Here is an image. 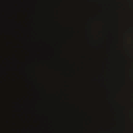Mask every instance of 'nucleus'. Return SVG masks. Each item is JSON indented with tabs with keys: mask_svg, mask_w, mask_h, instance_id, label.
Listing matches in <instances>:
<instances>
[{
	"mask_svg": "<svg viewBox=\"0 0 133 133\" xmlns=\"http://www.w3.org/2000/svg\"><path fill=\"white\" fill-rule=\"evenodd\" d=\"M9 79H10V77H9Z\"/></svg>",
	"mask_w": 133,
	"mask_h": 133,
	"instance_id": "0eeeda50",
	"label": "nucleus"
},
{
	"mask_svg": "<svg viewBox=\"0 0 133 133\" xmlns=\"http://www.w3.org/2000/svg\"><path fill=\"white\" fill-rule=\"evenodd\" d=\"M5 75L6 77H8L9 75V74L6 71L5 72Z\"/></svg>",
	"mask_w": 133,
	"mask_h": 133,
	"instance_id": "7ed1b4c3",
	"label": "nucleus"
},
{
	"mask_svg": "<svg viewBox=\"0 0 133 133\" xmlns=\"http://www.w3.org/2000/svg\"><path fill=\"white\" fill-rule=\"evenodd\" d=\"M7 45L8 46L9 45V43H10L9 41H7Z\"/></svg>",
	"mask_w": 133,
	"mask_h": 133,
	"instance_id": "39448f33",
	"label": "nucleus"
},
{
	"mask_svg": "<svg viewBox=\"0 0 133 133\" xmlns=\"http://www.w3.org/2000/svg\"><path fill=\"white\" fill-rule=\"evenodd\" d=\"M6 34H8V33H7V32H6Z\"/></svg>",
	"mask_w": 133,
	"mask_h": 133,
	"instance_id": "6e6552de",
	"label": "nucleus"
},
{
	"mask_svg": "<svg viewBox=\"0 0 133 133\" xmlns=\"http://www.w3.org/2000/svg\"><path fill=\"white\" fill-rule=\"evenodd\" d=\"M7 19L8 20V17H7Z\"/></svg>",
	"mask_w": 133,
	"mask_h": 133,
	"instance_id": "423d86ee",
	"label": "nucleus"
},
{
	"mask_svg": "<svg viewBox=\"0 0 133 133\" xmlns=\"http://www.w3.org/2000/svg\"><path fill=\"white\" fill-rule=\"evenodd\" d=\"M6 40L7 39V38H6Z\"/></svg>",
	"mask_w": 133,
	"mask_h": 133,
	"instance_id": "1a4fd4ad",
	"label": "nucleus"
},
{
	"mask_svg": "<svg viewBox=\"0 0 133 133\" xmlns=\"http://www.w3.org/2000/svg\"><path fill=\"white\" fill-rule=\"evenodd\" d=\"M7 112L6 114V133H8V125L9 123V121L8 119V116H7L8 114H7Z\"/></svg>",
	"mask_w": 133,
	"mask_h": 133,
	"instance_id": "f03ea898",
	"label": "nucleus"
},
{
	"mask_svg": "<svg viewBox=\"0 0 133 133\" xmlns=\"http://www.w3.org/2000/svg\"><path fill=\"white\" fill-rule=\"evenodd\" d=\"M5 81L6 82V105L7 107L8 106V102L9 98V88L8 84V81L6 78L5 79Z\"/></svg>",
	"mask_w": 133,
	"mask_h": 133,
	"instance_id": "f257e3e1",
	"label": "nucleus"
},
{
	"mask_svg": "<svg viewBox=\"0 0 133 133\" xmlns=\"http://www.w3.org/2000/svg\"><path fill=\"white\" fill-rule=\"evenodd\" d=\"M6 60L8 62V64H9V66L10 67V65H9V63H10V61L8 59V58H6Z\"/></svg>",
	"mask_w": 133,
	"mask_h": 133,
	"instance_id": "20e7f679",
	"label": "nucleus"
}]
</instances>
